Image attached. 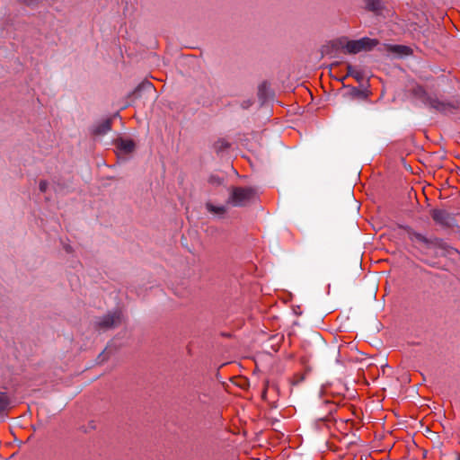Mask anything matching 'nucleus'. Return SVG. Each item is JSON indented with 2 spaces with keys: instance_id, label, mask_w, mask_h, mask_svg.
Here are the masks:
<instances>
[{
  "instance_id": "f257e3e1",
  "label": "nucleus",
  "mask_w": 460,
  "mask_h": 460,
  "mask_svg": "<svg viewBox=\"0 0 460 460\" xmlns=\"http://www.w3.org/2000/svg\"><path fill=\"white\" fill-rule=\"evenodd\" d=\"M378 40L364 37L359 40H348L342 38L339 40V48L347 54H357L362 51H369L377 46Z\"/></svg>"
},
{
  "instance_id": "f03ea898",
  "label": "nucleus",
  "mask_w": 460,
  "mask_h": 460,
  "mask_svg": "<svg viewBox=\"0 0 460 460\" xmlns=\"http://www.w3.org/2000/svg\"><path fill=\"white\" fill-rule=\"evenodd\" d=\"M255 198V192L252 188L237 187L233 189L230 202L236 207L245 206Z\"/></svg>"
},
{
  "instance_id": "7ed1b4c3",
  "label": "nucleus",
  "mask_w": 460,
  "mask_h": 460,
  "mask_svg": "<svg viewBox=\"0 0 460 460\" xmlns=\"http://www.w3.org/2000/svg\"><path fill=\"white\" fill-rule=\"evenodd\" d=\"M122 322V314L120 311L109 313L97 322L100 328L109 329L119 325Z\"/></svg>"
},
{
  "instance_id": "20e7f679",
  "label": "nucleus",
  "mask_w": 460,
  "mask_h": 460,
  "mask_svg": "<svg viewBox=\"0 0 460 460\" xmlns=\"http://www.w3.org/2000/svg\"><path fill=\"white\" fill-rule=\"evenodd\" d=\"M111 129V119H105L95 124L92 128V133L94 136H102L107 134Z\"/></svg>"
},
{
  "instance_id": "39448f33",
  "label": "nucleus",
  "mask_w": 460,
  "mask_h": 460,
  "mask_svg": "<svg viewBox=\"0 0 460 460\" xmlns=\"http://www.w3.org/2000/svg\"><path fill=\"white\" fill-rule=\"evenodd\" d=\"M119 155H128L135 149V143L131 139H119L116 143Z\"/></svg>"
},
{
  "instance_id": "423d86ee",
  "label": "nucleus",
  "mask_w": 460,
  "mask_h": 460,
  "mask_svg": "<svg viewBox=\"0 0 460 460\" xmlns=\"http://www.w3.org/2000/svg\"><path fill=\"white\" fill-rule=\"evenodd\" d=\"M431 217L434 221L439 223L441 225L447 224L448 215L445 210L442 209H434L432 211Z\"/></svg>"
},
{
  "instance_id": "0eeeda50",
  "label": "nucleus",
  "mask_w": 460,
  "mask_h": 460,
  "mask_svg": "<svg viewBox=\"0 0 460 460\" xmlns=\"http://www.w3.org/2000/svg\"><path fill=\"white\" fill-rule=\"evenodd\" d=\"M389 50L399 56H406L411 54V49L402 45H392L389 47Z\"/></svg>"
},
{
  "instance_id": "6e6552de",
  "label": "nucleus",
  "mask_w": 460,
  "mask_h": 460,
  "mask_svg": "<svg viewBox=\"0 0 460 460\" xmlns=\"http://www.w3.org/2000/svg\"><path fill=\"white\" fill-rule=\"evenodd\" d=\"M382 7L381 0H365V8L369 11H378Z\"/></svg>"
},
{
  "instance_id": "1a4fd4ad",
  "label": "nucleus",
  "mask_w": 460,
  "mask_h": 460,
  "mask_svg": "<svg viewBox=\"0 0 460 460\" xmlns=\"http://www.w3.org/2000/svg\"><path fill=\"white\" fill-rule=\"evenodd\" d=\"M208 210L218 217H222L226 213V208L224 206H215L213 204H207Z\"/></svg>"
},
{
  "instance_id": "9d476101",
  "label": "nucleus",
  "mask_w": 460,
  "mask_h": 460,
  "mask_svg": "<svg viewBox=\"0 0 460 460\" xmlns=\"http://www.w3.org/2000/svg\"><path fill=\"white\" fill-rule=\"evenodd\" d=\"M9 403V398L4 393H0V411L4 410Z\"/></svg>"
},
{
  "instance_id": "9b49d317",
  "label": "nucleus",
  "mask_w": 460,
  "mask_h": 460,
  "mask_svg": "<svg viewBox=\"0 0 460 460\" xmlns=\"http://www.w3.org/2000/svg\"><path fill=\"white\" fill-rule=\"evenodd\" d=\"M152 89H153L152 84L149 82H146V83H143L140 85H138L137 88L135 90L134 93L137 94L141 90L152 91Z\"/></svg>"
},
{
  "instance_id": "f8f14e48",
  "label": "nucleus",
  "mask_w": 460,
  "mask_h": 460,
  "mask_svg": "<svg viewBox=\"0 0 460 460\" xmlns=\"http://www.w3.org/2000/svg\"><path fill=\"white\" fill-rule=\"evenodd\" d=\"M415 239L417 241L421 242V243H426V244L429 243V240L425 236L420 234H415Z\"/></svg>"
},
{
  "instance_id": "ddd939ff",
  "label": "nucleus",
  "mask_w": 460,
  "mask_h": 460,
  "mask_svg": "<svg viewBox=\"0 0 460 460\" xmlns=\"http://www.w3.org/2000/svg\"><path fill=\"white\" fill-rule=\"evenodd\" d=\"M49 183L46 181H40L39 188L41 192H45L48 190Z\"/></svg>"
},
{
  "instance_id": "4468645a",
  "label": "nucleus",
  "mask_w": 460,
  "mask_h": 460,
  "mask_svg": "<svg viewBox=\"0 0 460 460\" xmlns=\"http://www.w3.org/2000/svg\"><path fill=\"white\" fill-rule=\"evenodd\" d=\"M19 1L26 5H34V4H38V2L40 0H19Z\"/></svg>"
},
{
  "instance_id": "2eb2a0df",
  "label": "nucleus",
  "mask_w": 460,
  "mask_h": 460,
  "mask_svg": "<svg viewBox=\"0 0 460 460\" xmlns=\"http://www.w3.org/2000/svg\"><path fill=\"white\" fill-rule=\"evenodd\" d=\"M103 353H108V349H105V350L103 351Z\"/></svg>"
}]
</instances>
